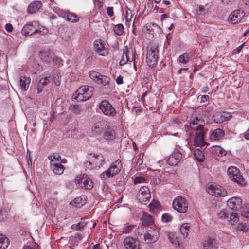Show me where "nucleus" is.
<instances>
[{"instance_id": "nucleus-1", "label": "nucleus", "mask_w": 249, "mask_h": 249, "mask_svg": "<svg viewBox=\"0 0 249 249\" xmlns=\"http://www.w3.org/2000/svg\"><path fill=\"white\" fill-rule=\"evenodd\" d=\"M105 163V158L101 154L89 153L84 162L85 168L89 169H99Z\"/></svg>"}, {"instance_id": "nucleus-2", "label": "nucleus", "mask_w": 249, "mask_h": 249, "mask_svg": "<svg viewBox=\"0 0 249 249\" xmlns=\"http://www.w3.org/2000/svg\"><path fill=\"white\" fill-rule=\"evenodd\" d=\"M94 90V89L93 87L88 86H81L73 94V97L78 102L86 101L91 97Z\"/></svg>"}, {"instance_id": "nucleus-3", "label": "nucleus", "mask_w": 249, "mask_h": 249, "mask_svg": "<svg viewBox=\"0 0 249 249\" xmlns=\"http://www.w3.org/2000/svg\"><path fill=\"white\" fill-rule=\"evenodd\" d=\"M205 121L199 117H196L192 118L189 123V124H185V127L187 130L189 129L196 131H207L208 129L205 127Z\"/></svg>"}, {"instance_id": "nucleus-4", "label": "nucleus", "mask_w": 249, "mask_h": 249, "mask_svg": "<svg viewBox=\"0 0 249 249\" xmlns=\"http://www.w3.org/2000/svg\"><path fill=\"white\" fill-rule=\"evenodd\" d=\"M121 168L122 164L121 161L117 160L111 164L107 171L100 174V178L103 181H105L110 177H113L118 174Z\"/></svg>"}, {"instance_id": "nucleus-5", "label": "nucleus", "mask_w": 249, "mask_h": 249, "mask_svg": "<svg viewBox=\"0 0 249 249\" xmlns=\"http://www.w3.org/2000/svg\"><path fill=\"white\" fill-rule=\"evenodd\" d=\"M158 45L150 44L147 48L146 62L149 66H154L158 59Z\"/></svg>"}, {"instance_id": "nucleus-6", "label": "nucleus", "mask_w": 249, "mask_h": 249, "mask_svg": "<svg viewBox=\"0 0 249 249\" xmlns=\"http://www.w3.org/2000/svg\"><path fill=\"white\" fill-rule=\"evenodd\" d=\"M99 108L105 115L114 117L117 114L115 108L107 100H103L99 105Z\"/></svg>"}, {"instance_id": "nucleus-7", "label": "nucleus", "mask_w": 249, "mask_h": 249, "mask_svg": "<svg viewBox=\"0 0 249 249\" xmlns=\"http://www.w3.org/2000/svg\"><path fill=\"white\" fill-rule=\"evenodd\" d=\"M173 207L177 212L184 213L187 211L188 204L184 197L181 196H178L174 200Z\"/></svg>"}, {"instance_id": "nucleus-8", "label": "nucleus", "mask_w": 249, "mask_h": 249, "mask_svg": "<svg viewBox=\"0 0 249 249\" xmlns=\"http://www.w3.org/2000/svg\"><path fill=\"white\" fill-rule=\"evenodd\" d=\"M89 74L90 78L97 84H102L104 86L109 85L110 81L109 77L102 75L98 72L94 71H90Z\"/></svg>"}, {"instance_id": "nucleus-9", "label": "nucleus", "mask_w": 249, "mask_h": 249, "mask_svg": "<svg viewBox=\"0 0 249 249\" xmlns=\"http://www.w3.org/2000/svg\"><path fill=\"white\" fill-rule=\"evenodd\" d=\"M227 173L229 178L237 184L243 185L245 181L242 176L239 174V171L236 167L231 166L228 169Z\"/></svg>"}, {"instance_id": "nucleus-10", "label": "nucleus", "mask_w": 249, "mask_h": 249, "mask_svg": "<svg viewBox=\"0 0 249 249\" xmlns=\"http://www.w3.org/2000/svg\"><path fill=\"white\" fill-rule=\"evenodd\" d=\"M159 237V233L157 229L151 227H148L147 232L144 234V238L147 244L156 242Z\"/></svg>"}, {"instance_id": "nucleus-11", "label": "nucleus", "mask_w": 249, "mask_h": 249, "mask_svg": "<svg viewBox=\"0 0 249 249\" xmlns=\"http://www.w3.org/2000/svg\"><path fill=\"white\" fill-rule=\"evenodd\" d=\"M75 182L79 185V187L83 189L89 190L93 187V182L87 175H83L81 177H77Z\"/></svg>"}, {"instance_id": "nucleus-12", "label": "nucleus", "mask_w": 249, "mask_h": 249, "mask_svg": "<svg viewBox=\"0 0 249 249\" xmlns=\"http://www.w3.org/2000/svg\"><path fill=\"white\" fill-rule=\"evenodd\" d=\"M207 192L209 194L216 197L225 196L227 195V191L221 186H214L210 185L208 187Z\"/></svg>"}, {"instance_id": "nucleus-13", "label": "nucleus", "mask_w": 249, "mask_h": 249, "mask_svg": "<svg viewBox=\"0 0 249 249\" xmlns=\"http://www.w3.org/2000/svg\"><path fill=\"white\" fill-rule=\"evenodd\" d=\"M245 15L242 10H234L229 16V21L232 24H236L241 21Z\"/></svg>"}, {"instance_id": "nucleus-14", "label": "nucleus", "mask_w": 249, "mask_h": 249, "mask_svg": "<svg viewBox=\"0 0 249 249\" xmlns=\"http://www.w3.org/2000/svg\"><path fill=\"white\" fill-rule=\"evenodd\" d=\"M151 197V194L149 189L146 186L142 187L138 194V199L140 202L144 203Z\"/></svg>"}, {"instance_id": "nucleus-15", "label": "nucleus", "mask_w": 249, "mask_h": 249, "mask_svg": "<svg viewBox=\"0 0 249 249\" xmlns=\"http://www.w3.org/2000/svg\"><path fill=\"white\" fill-rule=\"evenodd\" d=\"M182 158V155L181 152L176 149L173 153L169 157L167 160V163L171 166L176 165L181 160Z\"/></svg>"}, {"instance_id": "nucleus-16", "label": "nucleus", "mask_w": 249, "mask_h": 249, "mask_svg": "<svg viewBox=\"0 0 249 249\" xmlns=\"http://www.w3.org/2000/svg\"><path fill=\"white\" fill-rule=\"evenodd\" d=\"M230 118V115L225 112H217L213 116V121L217 124L228 120Z\"/></svg>"}, {"instance_id": "nucleus-17", "label": "nucleus", "mask_w": 249, "mask_h": 249, "mask_svg": "<svg viewBox=\"0 0 249 249\" xmlns=\"http://www.w3.org/2000/svg\"><path fill=\"white\" fill-rule=\"evenodd\" d=\"M124 244L126 249H140L139 242L131 237H126Z\"/></svg>"}, {"instance_id": "nucleus-18", "label": "nucleus", "mask_w": 249, "mask_h": 249, "mask_svg": "<svg viewBox=\"0 0 249 249\" xmlns=\"http://www.w3.org/2000/svg\"><path fill=\"white\" fill-rule=\"evenodd\" d=\"M242 200L240 198L233 197L227 201V205L231 210H239L241 207Z\"/></svg>"}, {"instance_id": "nucleus-19", "label": "nucleus", "mask_w": 249, "mask_h": 249, "mask_svg": "<svg viewBox=\"0 0 249 249\" xmlns=\"http://www.w3.org/2000/svg\"><path fill=\"white\" fill-rule=\"evenodd\" d=\"M104 45V41H102L101 39L96 40L94 43L95 50L99 55L102 56H105L107 53Z\"/></svg>"}, {"instance_id": "nucleus-20", "label": "nucleus", "mask_w": 249, "mask_h": 249, "mask_svg": "<svg viewBox=\"0 0 249 249\" xmlns=\"http://www.w3.org/2000/svg\"><path fill=\"white\" fill-rule=\"evenodd\" d=\"M107 124L104 122H98L95 123L92 127V132L93 135H97L101 134L107 127Z\"/></svg>"}, {"instance_id": "nucleus-21", "label": "nucleus", "mask_w": 249, "mask_h": 249, "mask_svg": "<svg viewBox=\"0 0 249 249\" xmlns=\"http://www.w3.org/2000/svg\"><path fill=\"white\" fill-rule=\"evenodd\" d=\"M207 131H199L196 133L194 139L195 144L197 146L202 147L206 144L204 141V135Z\"/></svg>"}, {"instance_id": "nucleus-22", "label": "nucleus", "mask_w": 249, "mask_h": 249, "mask_svg": "<svg viewBox=\"0 0 249 249\" xmlns=\"http://www.w3.org/2000/svg\"><path fill=\"white\" fill-rule=\"evenodd\" d=\"M217 241L213 238L208 237L203 242V249H216L217 247Z\"/></svg>"}, {"instance_id": "nucleus-23", "label": "nucleus", "mask_w": 249, "mask_h": 249, "mask_svg": "<svg viewBox=\"0 0 249 249\" xmlns=\"http://www.w3.org/2000/svg\"><path fill=\"white\" fill-rule=\"evenodd\" d=\"M123 53L127 55V58L129 62H133L134 67L135 68V52L133 49L132 48H127V46H125L123 49Z\"/></svg>"}, {"instance_id": "nucleus-24", "label": "nucleus", "mask_w": 249, "mask_h": 249, "mask_svg": "<svg viewBox=\"0 0 249 249\" xmlns=\"http://www.w3.org/2000/svg\"><path fill=\"white\" fill-rule=\"evenodd\" d=\"M62 17L66 19L68 21L71 23H76L79 20V17L77 15L69 11L63 12Z\"/></svg>"}, {"instance_id": "nucleus-25", "label": "nucleus", "mask_w": 249, "mask_h": 249, "mask_svg": "<svg viewBox=\"0 0 249 249\" xmlns=\"http://www.w3.org/2000/svg\"><path fill=\"white\" fill-rule=\"evenodd\" d=\"M104 138L107 141H111L115 138V133L111 127L107 125V127L104 131Z\"/></svg>"}, {"instance_id": "nucleus-26", "label": "nucleus", "mask_w": 249, "mask_h": 249, "mask_svg": "<svg viewBox=\"0 0 249 249\" xmlns=\"http://www.w3.org/2000/svg\"><path fill=\"white\" fill-rule=\"evenodd\" d=\"M42 6V3L39 1H35L30 3L27 8L29 14H34L38 11Z\"/></svg>"}, {"instance_id": "nucleus-27", "label": "nucleus", "mask_w": 249, "mask_h": 249, "mask_svg": "<svg viewBox=\"0 0 249 249\" xmlns=\"http://www.w3.org/2000/svg\"><path fill=\"white\" fill-rule=\"evenodd\" d=\"M144 28L149 34H151L160 33L161 30L159 26L154 23H149L146 24Z\"/></svg>"}, {"instance_id": "nucleus-28", "label": "nucleus", "mask_w": 249, "mask_h": 249, "mask_svg": "<svg viewBox=\"0 0 249 249\" xmlns=\"http://www.w3.org/2000/svg\"><path fill=\"white\" fill-rule=\"evenodd\" d=\"M50 167L53 172L56 175H61L64 170V166L60 163H51Z\"/></svg>"}, {"instance_id": "nucleus-29", "label": "nucleus", "mask_w": 249, "mask_h": 249, "mask_svg": "<svg viewBox=\"0 0 249 249\" xmlns=\"http://www.w3.org/2000/svg\"><path fill=\"white\" fill-rule=\"evenodd\" d=\"M33 28L34 26L32 25L26 24L22 28L21 30V33L22 35L26 36L28 35H32L34 34H36V33L40 32V31L36 29L33 31Z\"/></svg>"}, {"instance_id": "nucleus-30", "label": "nucleus", "mask_w": 249, "mask_h": 249, "mask_svg": "<svg viewBox=\"0 0 249 249\" xmlns=\"http://www.w3.org/2000/svg\"><path fill=\"white\" fill-rule=\"evenodd\" d=\"M51 81L50 77L46 76L40 79L37 84V93H40L42 92L44 87L48 85Z\"/></svg>"}, {"instance_id": "nucleus-31", "label": "nucleus", "mask_w": 249, "mask_h": 249, "mask_svg": "<svg viewBox=\"0 0 249 249\" xmlns=\"http://www.w3.org/2000/svg\"><path fill=\"white\" fill-rule=\"evenodd\" d=\"M224 136V132L221 129H216L213 131L210 135L212 140L218 141Z\"/></svg>"}, {"instance_id": "nucleus-32", "label": "nucleus", "mask_w": 249, "mask_h": 249, "mask_svg": "<svg viewBox=\"0 0 249 249\" xmlns=\"http://www.w3.org/2000/svg\"><path fill=\"white\" fill-rule=\"evenodd\" d=\"M31 79L29 77L21 76L20 78V86L21 89L26 91L29 87Z\"/></svg>"}, {"instance_id": "nucleus-33", "label": "nucleus", "mask_w": 249, "mask_h": 249, "mask_svg": "<svg viewBox=\"0 0 249 249\" xmlns=\"http://www.w3.org/2000/svg\"><path fill=\"white\" fill-rule=\"evenodd\" d=\"M141 220L143 225H151L153 222V217L146 213H143Z\"/></svg>"}, {"instance_id": "nucleus-34", "label": "nucleus", "mask_w": 249, "mask_h": 249, "mask_svg": "<svg viewBox=\"0 0 249 249\" xmlns=\"http://www.w3.org/2000/svg\"><path fill=\"white\" fill-rule=\"evenodd\" d=\"M211 151L214 155L218 156L225 155L226 152L222 147L217 145L212 147Z\"/></svg>"}, {"instance_id": "nucleus-35", "label": "nucleus", "mask_w": 249, "mask_h": 249, "mask_svg": "<svg viewBox=\"0 0 249 249\" xmlns=\"http://www.w3.org/2000/svg\"><path fill=\"white\" fill-rule=\"evenodd\" d=\"M190 226L188 223L183 224L180 227V231L182 234L183 238H186L188 235Z\"/></svg>"}, {"instance_id": "nucleus-36", "label": "nucleus", "mask_w": 249, "mask_h": 249, "mask_svg": "<svg viewBox=\"0 0 249 249\" xmlns=\"http://www.w3.org/2000/svg\"><path fill=\"white\" fill-rule=\"evenodd\" d=\"M194 157L198 161H203L204 160V155L202 151L199 149H196L194 152Z\"/></svg>"}, {"instance_id": "nucleus-37", "label": "nucleus", "mask_w": 249, "mask_h": 249, "mask_svg": "<svg viewBox=\"0 0 249 249\" xmlns=\"http://www.w3.org/2000/svg\"><path fill=\"white\" fill-rule=\"evenodd\" d=\"M170 242L175 245H179L181 242L180 238H179L177 234L174 233L169 237Z\"/></svg>"}, {"instance_id": "nucleus-38", "label": "nucleus", "mask_w": 249, "mask_h": 249, "mask_svg": "<svg viewBox=\"0 0 249 249\" xmlns=\"http://www.w3.org/2000/svg\"><path fill=\"white\" fill-rule=\"evenodd\" d=\"M85 196H83L82 197H79L77 198H75L74 200V203L75 204L76 207L80 208L81 206H83L85 202Z\"/></svg>"}, {"instance_id": "nucleus-39", "label": "nucleus", "mask_w": 249, "mask_h": 249, "mask_svg": "<svg viewBox=\"0 0 249 249\" xmlns=\"http://www.w3.org/2000/svg\"><path fill=\"white\" fill-rule=\"evenodd\" d=\"M9 245V239L0 235V249H5Z\"/></svg>"}, {"instance_id": "nucleus-40", "label": "nucleus", "mask_w": 249, "mask_h": 249, "mask_svg": "<svg viewBox=\"0 0 249 249\" xmlns=\"http://www.w3.org/2000/svg\"><path fill=\"white\" fill-rule=\"evenodd\" d=\"M207 5H199L196 9V13L199 15H205L208 12V8L206 7Z\"/></svg>"}, {"instance_id": "nucleus-41", "label": "nucleus", "mask_w": 249, "mask_h": 249, "mask_svg": "<svg viewBox=\"0 0 249 249\" xmlns=\"http://www.w3.org/2000/svg\"><path fill=\"white\" fill-rule=\"evenodd\" d=\"M227 219L231 225H234L239 221V217L236 213L232 212L230 214V219Z\"/></svg>"}, {"instance_id": "nucleus-42", "label": "nucleus", "mask_w": 249, "mask_h": 249, "mask_svg": "<svg viewBox=\"0 0 249 249\" xmlns=\"http://www.w3.org/2000/svg\"><path fill=\"white\" fill-rule=\"evenodd\" d=\"M113 30L116 35L120 36L124 32V26L122 24H118L114 26Z\"/></svg>"}, {"instance_id": "nucleus-43", "label": "nucleus", "mask_w": 249, "mask_h": 249, "mask_svg": "<svg viewBox=\"0 0 249 249\" xmlns=\"http://www.w3.org/2000/svg\"><path fill=\"white\" fill-rule=\"evenodd\" d=\"M190 58L187 53H184L180 55L178 57L179 61L183 64H186L188 62Z\"/></svg>"}, {"instance_id": "nucleus-44", "label": "nucleus", "mask_w": 249, "mask_h": 249, "mask_svg": "<svg viewBox=\"0 0 249 249\" xmlns=\"http://www.w3.org/2000/svg\"><path fill=\"white\" fill-rule=\"evenodd\" d=\"M86 225V222L84 221L80 222L77 224H73L71 225V228L73 230L77 231H81L83 228Z\"/></svg>"}, {"instance_id": "nucleus-45", "label": "nucleus", "mask_w": 249, "mask_h": 249, "mask_svg": "<svg viewBox=\"0 0 249 249\" xmlns=\"http://www.w3.org/2000/svg\"><path fill=\"white\" fill-rule=\"evenodd\" d=\"M240 209L242 216L246 218H249V206L248 207L246 206L244 207H241Z\"/></svg>"}, {"instance_id": "nucleus-46", "label": "nucleus", "mask_w": 249, "mask_h": 249, "mask_svg": "<svg viewBox=\"0 0 249 249\" xmlns=\"http://www.w3.org/2000/svg\"><path fill=\"white\" fill-rule=\"evenodd\" d=\"M48 159L50 160V162L51 163H53V162L54 160H56L57 161H60V160L61 159V157L58 154H54L52 155H50L48 157Z\"/></svg>"}, {"instance_id": "nucleus-47", "label": "nucleus", "mask_w": 249, "mask_h": 249, "mask_svg": "<svg viewBox=\"0 0 249 249\" xmlns=\"http://www.w3.org/2000/svg\"><path fill=\"white\" fill-rule=\"evenodd\" d=\"M237 229L238 231H241L243 232H246L249 228L246 224L239 223L237 226Z\"/></svg>"}, {"instance_id": "nucleus-48", "label": "nucleus", "mask_w": 249, "mask_h": 249, "mask_svg": "<svg viewBox=\"0 0 249 249\" xmlns=\"http://www.w3.org/2000/svg\"><path fill=\"white\" fill-rule=\"evenodd\" d=\"M161 219L163 222H169L172 220L173 217L168 213H164L162 215Z\"/></svg>"}, {"instance_id": "nucleus-49", "label": "nucleus", "mask_w": 249, "mask_h": 249, "mask_svg": "<svg viewBox=\"0 0 249 249\" xmlns=\"http://www.w3.org/2000/svg\"><path fill=\"white\" fill-rule=\"evenodd\" d=\"M217 214L219 218L228 219V216L230 214L228 213L225 210H221Z\"/></svg>"}, {"instance_id": "nucleus-50", "label": "nucleus", "mask_w": 249, "mask_h": 249, "mask_svg": "<svg viewBox=\"0 0 249 249\" xmlns=\"http://www.w3.org/2000/svg\"><path fill=\"white\" fill-rule=\"evenodd\" d=\"M145 181H146V179H145L144 178L141 177V176H138V177H136L135 178L134 180V183L135 184H137L138 183L145 182Z\"/></svg>"}, {"instance_id": "nucleus-51", "label": "nucleus", "mask_w": 249, "mask_h": 249, "mask_svg": "<svg viewBox=\"0 0 249 249\" xmlns=\"http://www.w3.org/2000/svg\"><path fill=\"white\" fill-rule=\"evenodd\" d=\"M129 61L127 58V55L123 53V54L122 56L121 60L120 61L119 64L121 66H123L126 64Z\"/></svg>"}, {"instance_id": "nucleus-52", "label": "nucleus", "mask_w": 249, "mask_h": 249, "mask_svg": "<svg viewBox=\"0 0 249 249\" xmlns=\"http://www.w3.org/2000/svg\"><path fill=\"white\" fill-rule=\"evenodd\" d=\"M52 61L53 64L59 65L61 63L62 59L59 57L54 56L53 58Z\"/></svg>"}, {"instance_id": "nucleus-53", "label": "nucleus", "mask_w": 249, "mask_h": 249, "mask_svg": "<svg viewBox=\"0 0 249 249\" xmlns=\"http://www.w3.org/2000/svg\"><path fill=\"white\" fill-rule=\"evenodd\" d=\"M135 226L134 225H131L128 226H126L125 228L123 230V232L125 233H129L134 227Z\"/></svg>"}, {"instance_id": "nucleus-54", "label": "nucleus", "mask_w": 249, "mask_h": 249, "mask_svg": "<svg viewBox=\"0 0 249 249\" xmlns=\"http://www.w3.org/2000/svg\"><path fill=\"white\" fill-rule=\"evenodd\" d=\"M143 154L141 153L139 155L137 161V165L139 166L141 165L143 162Z\"/></svg>"}, {"instance_id": "nucleus-55", "label": "nucleus", "mask_w": 249, "mask_h": 249, "mask_svg": "<svg viewBox=\"0 0 249 249\" xmlns=\"http://www.w3.org/2000/svg\"><path fill=\"white\" fill-rule=\"evenodd\" d=\"M160 182V179L158 178H155L151 179V183L153 185H157Z\"/></svg>"}, {"instance_id": "nucleus-56", "label": "nucleus", "mask_w": 249, "mask_h": 249, "mask_svg": "<svg viewBox=\"0 0 249 249\" xmlns=\"http://www.w3.org/2000/svg\"><path fill=\"white\" fill-rule=\"evenodd\" d=\"M149 210L150 211H153L155 208L158 207V204L157 202L150 203L149 205Z\"/></svg>"}, {"instance_id": "nucleus-57", "label": "nucleus", "mask_w": 249, "mask_h": 249, "mask_svg": "<svg viewBox=\"0 0 249 249\" xmlns=\"http://www.w3.org/2000/svg\"><path fill=\"white\" fill-rule=\"evenodd\" d=\"M72 109L75 113L77 114H79L81 112V110L78 105H74L73 107H72Z\"/></svg>"}, {"instance_id": "nucleus-58", "label": "nucleus", "mask_w": 249, "mask_h": 249, "mask_svg": "<svg viewBox=\"0 0 249 249\" xmlns=\"http://www.w3.org/2000/svg\"><path fill=\"white\" fill-rule=\"evenodd\" d=\"M107 14L108 16L110 17H112L114 13H113V8L112 7H108L107 9Z\"/></svg>"}, {"instance_id": "nucleus-59", "label": "nucleus", "mask_w": 249, "mask_h": 249, "mask_svg": "<svg viewBox=\"0 0 249 249\" xmlns=\"http://www.w3.org/2000/svg\"><path fill=\"white\" fill-rule=\"evenodd\" d=\"M126 14H125V19L126 21L130 20L131 18H132V15L131 12L126 11Z\"/></svg>"}, {"instance_id": "nucleus-60", "label": "nucleus", "mask_w": 249, "mask_h": 249, "mask_svg": "<svg viewBox=\"0 0 249 249\" xmlns=\"http://www.w3.org/2000/svg\"><path fill=\"white\" fill-rule=\"evenodd\" d=\"M116 83L118 85H120L123 83V78L122 76L119 75L116 79Z\"/></svg>"}, {"instance_id": "nucleus-61", "label": "nucleus", "mask_w": 249, "mask_h": 249, "mask_svg": "<svg viewBox=\"0 0 249 249\" xmlns=\"http://www.w3.org/2000/svg\"><path fill=\"white\" fill-rule=\"evenodd\" d=\"M5 29L8 32H11V31H12L13 28L12 24H11L10 23H7L5 25Z\"/></svg>"}, {"instance_id": "nucleus-62", "label": "nucleus", "mask_w": 249, "mask_h": 249, "mask_svg": "<svg viewBox=\"0 0 249 249\" xmlns=\"http://www.w3.org/2000/svg\"><path fill=\"white\" fill-rule=\"evenodd\" d=\"M59 76H57V77H56V76L54 77V78H53V81H54V84L57 86H59L61 83L60 81L59 80Z\"/></svg>"}, {"instance_id": "nucleus-63", "label": "nucleus", "mask_w": 249, "mask_h": 249, "mask_svg": "<svg viewBox=\"0 0 249 249\" xmlns=\"http://www.w3.org/2000/svg\"><path fill=\"white\" fill-rule=\"evenodd\" d=\"M221 2L225 5H230L232 3L231 0H221Z\"/></svg>"}, {"instance_id": "nucleus-64", "label": "nucleus", "mask_w": 249, "mask_h": 249, "mask_svg": "<svg viewBox=\"0 0 249 249\" xmlns=\"http://www.w3.org/2000/svg\"><path fill=\"white\" fill-rule=\"evenodd\" d=\"M209 97L208 95H202L201 97V102H203L208 101L209 100Z\"/></svg>"}]
</instances>
